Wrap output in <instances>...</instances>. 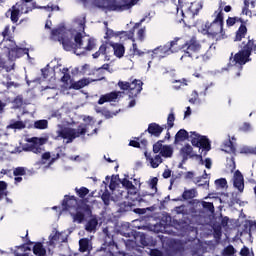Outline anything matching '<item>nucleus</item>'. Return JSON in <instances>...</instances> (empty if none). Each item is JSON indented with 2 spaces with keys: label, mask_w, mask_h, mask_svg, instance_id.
<instances>
[{
  "label": "nucleus",
  "mask_w": 256,
  "mask_h": 256,
  "mask_svg": "<svg viewBox=\"0 0 256 256\" xmlns=\"http://www.w3.org/2000/svg\"><path fill=\"white\" fill-rule=\"evenodd\" d=\"M197 195V189H185L184 192L182 193V199H184V201H189L190 199H195Z\"/></svg>",
  "instance_id": "33"
},
{
  "label": "nucleus",
  "mask_w": 256,
  "mask_h": 256,
  "mask_svg": "<svg viewBox=\"0 0 256 256\" xmlns=\"http://www.w3.org/2000/svg\"><path fill=\"white\" fill-rule=\"evenodd\" d=\"M123 97V92L121 91H112L101 95L98 100V105H105V103H119Z\"/></svg>",
  "instance_id": "12"
},
{
  "label": "nucleus",
  "mask_w": 256,
  "mask_h": 256,
  "mask_svg": "<svg viewBox=\"0 0 256 256\" xmlns=\"http://www.w3.org/2000/svg\"><path fill=\"white\" fill-rule=\"evenodd\" d=\"M0 47L8 49V58L10 61H15V59H19L20 57H23V55H29V50L25 48H19V46H17L15 41L12 39L3 40L0 43Z\"/></svg>",
  "instance_id": "5"
},
{
  "label": "nucleus",
  "mask_w": 256,
  "mask_h": 256,
  "mask_svg": "<svg viewBox=\"0 0 256 256\" xmlns=\"http://www.w3.org/2000/svg\"><path fill=\"white\" fill-rule=\"evenodd\" d=\"M207 177V171L204 170L203 176L197 177L194 180L195 185H198L199 187H206L207 189H209V180H207Z\"/></svg>",
  "instance_id": "31"
},
{
  "label": "nucleus",
  "mask_w": 256,
  "mask_h": 256,
  "mask_svg": "<svg viewBox=\"0 0 256 256\" xmlns=\"http://www.w3.org/2000/svg\"><path fill=\"white\" fill-rule=\"evenodd\" d=\"M197 101H199V93H197V91L194 90L191 94V98L189 99V103L195 105Z\"/></svg>",
  "instance_id": "55"
},
{
  "label": "nucleus",
  "mask_w": 256,
  "mask_h": 256,
  "mask_svg": "<svg viewBox=\"0 0 256 256\" xmlns=\"http://www.w3.org/2000/svg\"><path fill=\"white\" fill-rule=\"evenodd\" d=\"M215 185L218 189H227V179L220 178L218 180H215Z\"/></svg>",
  "instance_id": "48"
},
{
  "label": "nucleus",
  "mask_w": 256,
  "mask_h": 256,
  "mask_svg": "<svg viewBox=\"0 0 256 256\" xmlns=\"http://www.w3.org/2000/svg\"><path fill=\"white\" fill-rule=\"evenodd\" d=\"M202 206L204 207V209H208V211H211V213L215 211V206L213 205V202H202Z\"/></svg>",
  "instance_id": "56"
},
{
  "label": "nucleus",
  "mask_w": 256,
  "mask_h": 256,
  "mask_svg": "<svg viewBox=\"0 0 256 256\" xmlns=\"http://www.w3.org/2000/svg\"><path fill=\"white\" fill-rule=\"evenodd\" d=\"M42 163L45 164L46 161H49L51 159V153L50 152H45L41 156Z\"/></svg>",
  "instance_id": "62"
},
{
  "label": "nucleus",
  "mask_w": 256,
  "mask_h": 256,
  "mask_svg": "<svg viewBox=\"0 0 256 256\" xmlns=\"http://www.w3.org/2000/svg\"><path fill=\"white\" fill-rule=\"evenodd\" d=\"M179 41H181V38L176 37L174 40H172L169 44V46H160L157 49H155L156 53H169V51H172L177 45H179Z\"/></svg>",
  "instance_id": "23"
},
{
  "label": "nucleus",
  "mask_w": 256,
  "mask_h": 256,
  "mask_svg": "<svg viewBox=\"0 0 256 256\" xmlns=\"http://www.w3.org/2000/svg\"><path fill=\"white\" fill-rule=\"evenodd\" d=\"M130 53L134 57H143V55H145V52L139 49L136 42L132 43V48L130 49Z\"/></svg>",
  "instance_id": "38"
},
{
  "label": "nucleus",
  "mask_w": 256,
  "mask_h": 256,
  "mask_svg": "<svg viewBox=\"0 0 256 256\" xmlns=\"http://www.w3.org/2000/svg\"><path fill=\"white\" fill-rule=\"evenodd\" d=\"M144 155L146 157V161L147 163H149L150 167H152V169H157V167H159V165H161V163H163V158L161 157V155L159 154H151L149 152H144Z\"/></svg>",
  "instance_id": "15"
},
{
  "label": "nucleus",
  "mask_w": 256,
  "mask_h": 256,
  "mask_svg": "<svg viewBox=\"0 0 256 256\" xmlns=\"http://www.w3.org/2000/svg\"><path fill=\"white\" fill-rule=\"evenodd\" d=\"M173 125H175V114L173 112H171L168 115L167 125H165L164 128L169 131V129H173Z\"/></svg>",
  "instance_id": "43"
},
{
  "label": "nucleus",
  "mask_w": 256,
  "mask_h": 256,
  "mask_svg": "<svg viewBox=\"0 0 256 256\" xmlns=\"http://www.w3.org/2000/svg\"><path fill=\"white\" fill-rule=\"evenodd\" d=\"M93 6L101 9L104 13H111L113 11L121 12V11H128L129 4L127 0H93Z\"/></svg>",
  "instance_id": "4"
},
{
  "label": "nucleus",
  "mask_w": 256,
  "mask_h": 256,
  "mask_svg": "<svg viewBox=\"0 0 256 256\" xmlns=\"http://www.w3.org/2000/svg\"><path fill=\"white\" fill-rule=\"evenodd\" d=\"M146 35H147V29L145 27L138 29L136 33V41L143 43L145 41Z\"/></svg>",
  "instance_id": "40"
},
{
  "label": "nucleus",
  "mask_w": 256,
  "mask_h": 256,
  "mask_svg": "<svg viewBox=\"0 0 256 256\" xmlns=\"http://www.w3.org/2000/svg\"><path fill=\"white\" fill-rule=\"evenodd\" d=\"M75 193L78 195V197H80V199H85V197L89 195V189L85 187L75 188Z\"/></svg>",
  "instance_id": "42"
},
{
  "label": "nucleus",
  "mask_w": 256,
  "mask_h": 256,
  "mask_svg": "<svg viewBox=\"0 0 256 256\" xmlns=\"http://www.w3.org/2000/svg\"><path fill=\"white\" fill-rule=\"evenodd\" d=\"M3 69H5L7 73L13 71V69H15V63L12 62L10 66H7L2 60H0V71H3Z\"/></svg>",
  "instance_id": "51"
},
{
  "label": "nucleus",
  "mask_w": 256,
  "mask_h": 256,
  "mask_svg": "<svg viewBox=\"0 0 256 256\" xmlns=\"http://www.w3.org/2000/svg\"><path fill=\"white\" fill-rule=\"evenodd\" d=\"M174 211L177 213V215H183L185 213V205L176 206Z\"/></svg>",
  "instance_id": "60"
},
{
  "label": "nucleus",
  "mask_w": 256,
  "mask_h": 256,
  "mask_svg": "<svg viewBox=\"0 0 256 256\" xmlns=\"http://www.w3.org/2000/svg\"><path fill=\"white\" fill-rule=\"evenodd\" d=\"M173 83H176V85H174L173 88L176 90H179V89H181V87L187 86L188 80L183 78L180 80H174ZM177 83H179V84H177Z\"/></svg>",
  "instance_id": "50"
},
{
  "label": "nucleus",
  "mask_w": 256,
  "mask_h": 256,
  "mask_svg": "<svg viewBox=\"0 0 256 256\" xmlns=\"http://www.w3.org/2000/svg\"><path fill=\"white\" fill-rule=\"evenodd\" d=\"M232 181L235 189H237L239 193H243V191L245 190V178L243 177L241 171L236 170L234 172Z\"/></svg>",
  "instance_id": "14"
},
{
  "label": "nucleus",
  "mask_w": 256,
  "mask_h": 256,
  "mask_svg": "<svg viewBox=\"0 0 256 256\" xmlns=\"http://www.w3.org/2000/svg\"><path fill=\"white\" fill-rule=\"evenodd\" d=\"M212 17H213L212 23L221 25L223 27V25L225 23V16L223 14V5L222 4H220L219 8L214 12Z\"/></svg>",
  "instance_id": "20"
},
{
  "label": "nucleus",
  "mask_w": 256,
  "mask_h": 256,
  "mask_svg": "<svg viewBox=\"0 0 256 256\" xmlns=\"http://www.w3.org/2000/svg\"><path fill=\"white\" fill-rule=\"evenodd\" d=\"M201 33H203V35H208V37H212L216 41H221V39H225L226 37L223 26H221V24H215L213 22H206L202 24Z\"/></svg>",
  "instance_id": "6"
},
{
  "label": "nucleus",
  "mask_w": 256,
  "mask_h": 256,
  "mask_svg": "<svg viewBox=\"0 0 256 256\" xmlns=\"http://www.w3.org/2000/svg\"><path fill=\"white\" fill-rule=\"evenodd\" d=\"M157 183H159V179L157 177L151 178L148 181V185L153 193L145 192L141 194V197H147V195H155V193H157Z\"/></svg>",
  "instance_id": "30"
},
{
  "label": "nucleus",
  "mask_w": 256,
  "mask_h": 256,
  "mask_svg": "<svg viewBox=\"0 0 256 256\" xmlns=\"http://www.w3.org/2000/svg\"><path fill=\"white\" fill-rule=\"evenodd\" d=\"M97 225H99V222L97 221L96 218L90 219L86 225H85V231L88 233H93L97 229Z\"/></svg>",
  "instance_id": "36"
},
{
  "label": "nucleus",
  "mask_w": 256,
  "mask_h": 256,
  "mask_svg": "<svg viewBox=\"0 0 256 256\" xmlns=\"http://www.w3.org/2000/svg\"><path fill=\"white\" fill-rule=\"evenodd\" d=\"M33 253L34 255H37V256H45L47 255V250H45V247H43V244L36 243L33 246Z\"/></svg>",
  "instance_id": "37"
},
{
  "label": "nucleus",
  "mask_w": 256,
  "mask_h": 256,
  "mask_svg": "<svg viewBox=\"0 0 256 256\" xmlns=\"http://www.w3.org/2000/svg\"><path fill=\"white\" fill-rule=\"evenodd\" d=\"M9 30L10 27L9 26H5L3 32H2V37H4L3 41L7 40V39H11L13 41V37L9 36Z\"/></svg>",
  "instance_id": "57"
},
{
  "label": "nucleus",
  "mask_w": 256,
  "mask_h": 256,
  "mask_svg": "<svg viewBox=\"0 0 256 256\" xmlns=\"http://www.w3.org/2000/svg\"><path fill=\"white\" fill-rule=\"evenodd\" d=\"M61 81H62V83H64L65 85H67V84L69 83V81H71V74L65 73V74L61 77Z\"/></svg>",
  "instance_id": "61"
},
{
  "label": "nucleus",
  "mask_w": 256,
  "mask_h": 256,
  "mask_svg": "<svg viewBox=\"0 0 256 256\" xmlns=\"http://www.w3.org/2000/svg\"><path fill=\"white\" fill-rule=\"evenodd\" d=\"M242 50L251 56V53L256 51V41L253 38H248V41L242 47Z\"/></svg>",
  "instance_id": "25"
},
{
  "label": "nucleus",
  "mask_w": 256,
  "mask_h": 256,
  "mask_svg": "<svg viewBox=\"0 0 256 256\" xmlns=\"http://www.w3.org/2000/svg\"><path fill=\"white\" fill-rule=\"evenodd\" d=\"M27 127V124L21 120H10L9 125L6 127V129H13L14 131H21V129H25Z\"/></svg>",
  "instance_id": "26"
},
{
  "label": "nucleus",
  "mask_w": 256,
  "mask_h": 256,
  "mask_svg": "<svg viewBox=\"0 0 256 256\" xmlns=\"http://www.w3.org/2000/svg\"><path fill=\"white\" fill-rule=\"evenodd\" d=\"M111 41H106L104 44H102L99 49H100V53H102V55L104 56V59L106 61H110L111 59V46L109 45Z\"/></svg>",
  "instance_id": "28"
},
{
  "label": "nucleus",
  "mask_w": 256,
  "mask_h": 256,
  "mask_svg": "<svg viewBox=\"0 0 256 256\" xmlns=\"http://www.w3.org/2000/svg\"><path fill=\"white\" fill-rule=\"evenodd\" d=\"M74 223H82L85 221V216L91 217V208L89 206L77 207L76 212H70Z\"/></svg>",
  "instance_id": "13"
},
{
  "label": "nucleus",
  "mask_w": 256,
  "mask_h": 256,
  "mask_svg": "<svg viewBox=\"0 0 256 256\" xmlns=\"http://www.w3.org/2000/svg\"><path fill=\"white\" fill-rule=\"evenodd\" d=\"M249 57L251 56L242 49L236 53L233 58H230V61H232L234 65H245V63L249 61Z\"/></svg>",
  "instance_id": "16"
},
{
  "label": "nucleus",
  "mask_w": 256,
  "mask_h": 256,
  "mask_svg": "<svg viewBox=\"0 0 256 256\" xmlns=\"http://www.w3.org/2000/svg\"><path fill=\"white\" fill-rule=\"evenodd\" d=\"M47 143V138L43 137H33L28 139V143L23 146V151H30L31 153H35L36 155H41L45 148L43 146Z\"/></svg>",
  "instance_id": "8"
},
{
  "label": "nucleus",
  "mask_w": 256,
  "mask_h": 256,
  "mask_svg": "<svg viewBox=\"0 0 256 256\" xmlns=\"http://www.w3.org/2000/svg\"><path fill=\"white\" fill-rule=\"evenodd\" d=\"M109 69V64H103L101 68L96 70V73L99 75L98 79H94L95 81H103L105 79V71ZM105 70V71H104Z\"/></svg>",
  "instance_id": "39"
},
{
  "label": "nucleus",
  "mask_w": 256,
  "mask_h": 256,
  "mask_svg": "<svg viewBox=\"0 0 256 256\" xmlns=\"http://www.w3.org/2000/svg\"><path fill=\"white\" fill-rule=\"evenodd\" d=\"M117 85L121 91H128L129 97L132 98L137 97L143 91V81L137 79L130 80V82L120 80Z\"/></svg>",
  "instance_id": "7"
},
{
  "label": "nucleus",
  "mask_w": 256,
  "mask_h": 256,
  "mask_svg": "<svg viewBox=\"0 0 256 256\" xmlns=\"http://www.w3.org/2000/svg\"><path fill=\"white\" fill-rule=\"evenodd\" d=\"M235 253H237V250H235L233 245H229L226 248H224L222 256H233Z\"/></svg>",
  "instance_id": "46"
},
{
  "label": "nucleus",
  "mask_w": 256,
  "mask_h": 256,
  "mask_svg": "<svg viewBox=\"0 0 256 256\" xmlns=\"http://www.w3.org/2000/svg\"><path fill=\"white\" fill-rule=\"evenodd\" d=\"M95 80H91L89 78H82L78 81H70V86L68 89H74L75 91H79V89H83V87H87V85L93 83Z\"/></svg>",
  "instance_id": "17"
},
{
  "label": "nucleus",
  "mask_w": 256,
  "mask_h": 256,
  "mask_svg": "<svg viewBox=\"0 0 256 256\" xmlns=\"http://www.w3.org/2000/svg\"><path fill=\"white\" fill-rule=\"evenodd\" d=\"M109 46L112 47L115 57L121 59L125 55V46L121 43L109 42Z\"/></svg>",
  "instance_id": "21"
},
{
  "label": "nucleus",
  "mask_w": 256,
  "mask_h": 256,
  "mask_svg": "<svg viewBox=\"0 0 256 256\" xmlns=\"http://www.w3.org/2000/svg\"><path fill=\"white\" fill-rule=\"evenodd\" d=\"M62 243H67V235H65L63 232L57 231V229H53L49 236L47 245L55 249L57 245H61Z\"/></svg>",
  "instance_id": "11"
},
{
  "label": "nucleus",
  "mask_w": 256,
  "mask_h": 256,
  "mask_svg": "<svg viewBox=\"0 0 256 256\" xmlns=\"http://www.w3.org/2000/svg\"><path fill=\"white\" fill-rule=\"evenodd\" d=\"M181 49L183 51V55L181 56L180 61L185 63V65H189L193 59H199L201 57L203 61L211 59V55L215 53L217 47H215V44H211L205 53V49L201 45V41H199L196 36H192L182 45Z\"/></svg>",
  "instance_id": "2"
},
{
  "label": "nucleus",
  "mask_w": 256,
  "mask_h": 256,
  "mask_svg": "<svg viewBox=\"0 0 256 256\" xmlns=\"http://www.w3.org/2000/svg\"><path fill=\"white\" fill-rule=\"evenodd\" d=\"M197 13H199V8H197L196 3H191L186 11H181L182 17L186 19H194Z\"/></svg>",
  "instance_id": "19"
},
{
  "label": "nucleus",
  "mask_w": 256,
  "mask_h": 256,
  "mask_svg": "<svg viewBox=\"0 0 256 256\" xmlns=\"http://www.w3.org/2000/svg\"><path fill=\"white\" fill-rule=\"evenodd\" d=\"M247 35V26L245 24H241L238 30L236 31V35L234 41H242L245 39Z\"/></svg>",
  "instance_id": "32"
},
{
  "label": "nucleus",
  "mask_w": 256,
  "mask_h": 256,
  "mask_svg": "<svg viewBox=\"0 0 256 256\" xmlns=\"http://www.w3.org/2000/svg\"><path fill=\"white\" fill-rule=\"evenodd\" d=\"M222 151H225V153H235V146L233 145V142L231 140H228L224 143Z\"/></svg>",
  "instance_id": "41"
},
{
  "label": "nucleus",
  "mask_w": 256,
  "mask_h": 256,
  "mask_svg": "<svg viewBox=\"0 0 256 256\" xmlns=\"http://www.w3.org/2000/svg\"><path fill=\"white\" fill-rule=\"evenodd\" d=\"M255 1L251 0H244V7L242 9V15H246V17H253V15L256 17V11L250 10L255 9ZM250 7V9H249Z\"/></svg>",
  "instance_id": "18"
},
{
  "label": "nucleus",
  "mask_w": 256,
  "mask_h": 256,
  "mask_svg": "<svg viewBox=\"0 0 256 256\" xmlns=\"http://www.w3.org/2000/svg\"><path fill=\"white\" fill-rule=\"evenodd\" d=\"M27 3H29V2H26L24 0H22V2L16 3V5H18V10L21 15L27 14V13L33 11V8L29 7V4H27Z\"/></svg>",
  "instance_id": "35"
},
{
  "label": "nucleus",
  "mask_w": 256,
  "mask_h": 256,
  "mask_svg": "<svg viewBox=\"0 0 256 256\" xmlns=\"http://www.w3.org/2000/svg\"><path fill=\"white\" fill-rule=\"evenodd\" d=\"M62 205L69 211L70 209H73V207H76L77 198H75V196H65Z\"/></svg>",
  "instance_id": "29"
},
{
  "label": "nucleus",
  "mask_w": 256,
  "mask_h": 256,
  "mask_svg": "<svg viewBox=\"0 0 256 256\" xmlns=\"http://www.w3.org/2000/svg\"><path fill=\"white\" fill-rule=\"evenodd\" d=\"M86 16L82 15L74 19L73 29L67 30L59 27L51 30L50 39L61 43L65 51H73L75 55H85L87 51H93L97 47L95 39L83 36L85 34Z\"/></svg>",
  "instance_id": "1"
},
{
  "label": "nucleus",
  "mask_w": 256,
  "mask_h": 256,
  "mask_svg": "<svg viewBox=\"0 0 256 256\" xmlns=\"http://www.w3.org/2000/svg\"><path fill=\"white\" fill-rule=\"evenodd\" d=\"M26 171L24 167H17L13 171V175L15 177H22V175H25Z\"/></svg>",
  "instance_id": "54"
},
{
  "label": "nucleus",
  "mask_w": 256,
  "mask_h": 256,
  "mask_svg": "<svg viewBox=\"0 0 256 256\" xmlns=\"http://www.w3.org/2000/svg\"><path fill=\"white\" fill-rule=\"evenodd\" d=\"M23 249L25 251L24 253L15 252L14 256H30L28 251H31V248L29 246H24Z\"/></svg>",
  "instance_id": "58"
},
{
  "label": "nucleus",
  "mask_w": 256,
  "mask_h": 256,
  "mask_svg": "<svg viewBox=\"0 0 256 256\" xmlns=\"http://www.w3.org/2000/svg\"><path fill=\"white\" fill-rule=\"evenodd\" d=\"M193 153V147L189 144H186L182 149H181V154L184 157H187Z\"/></svg>",
  "instance_id": "49"
},
{
  "label": "nucleus",
  "mask_w": 256,
  "mask_h": 256,
  "mask_svg": "<svg viewBox=\"0 0 256 256\" xmlns=\"http://www.w3.org/2000/svg\"><path fill=\"white\" fill-rule=\"evenodd\" d=\"M186 139H189V133L185 129H181L176 133L174 143H181V141H186Z\"/></svg>",
  "instance_id": "34"
},
{
  "label": "nucleus",
  "mask_w": 256,
  "mask_h": 256,
  "mask_svg": "<svg viewBox=\"0 0 256 256\" xmlns=\"http://www.w3.org/2000/svg\"><path fill=\"white\" fill-rule=\"evenodd\" d=\"M8 13H10V19L12 23H17L19 21V17H21V12L19 11V4H15L9 9Z\"/></svg>",
  "instance_id": "27"
},
{
  "label": "nucleus",
  "mask_w": 256,
  "mask_h": 256,
  "mask_svg": "<svg viewBox=\"0 0 256 256\" xmlns=\"http://www.w3.org/2000/svg\"><path fill=\"white\" fill-rule=\"evenodd\" d=\"M93 250V244L88 238H82L79 240V251L80 253H88Z\"/></svg>",
  "instance_id": "24"
},
{
  "label": "nucleus",
  "mask_w": 256,
  "mask_h": 256,
  "mask_svg": "<svg viewBox=\"0 0 256 256\" xmlns=\"http://www.w3.org/2000/svg\"><path fill=\"white\" fill-rule=\"evenodd\" d=\"M122 185H123V187H125L126 190H129V189H131L132 187L135 186V185H133V182H131V181L127 180V179H124L122 181Z\"/></svg>",
  "instance_id": "59"
},
{
  "label": "nucleus",
  "mask_w": 256,
  "mask_h": 256,
  "mask_svg": "<svg viewBox=\"0 0 256 256\" xmlns=\"http://www.w3.org/2000/svg\"><path fill=\"white\" fill-rule=\"evenodd\" d=\"M190 138L194 147H199V149H204V151H211V143L207 137L201 136L197 132H191Z\"/></svg>",
  "instance_id": "9"
},
{
  "label": "nucleus",
  "mask_w": 256,
  "mask_h": 256,
  "mask_svg": "<svg viewBox=\"0 0 256 256\" xmlns=\"http://www.w3.org/2000/svg\"><path fill=\"white\" fill-rule=\"evenodd\" d=\"M150 255L151 256H163V252H161L158 249H152V250H150Z\"/></svg>",
  "instance_id": "64"
},
{
  "label": "nucleus",
  "mask_w": 256,
  "mask_h": 256,
  "mask_svg": "<svg viewBox=\"0 0 256 256\" xmlns=\"http://www.w3.org/2000/svg\"><path fill=\"white\" fill-rule=\"evenodd\" d=\"M58 129L56 131V137H54L55 141H59V139H63L67 144L73 143L77 137H81V135H85L87 133V127L80 125L78 129L63 126L61 124L57 125Z\"/></svg>",
  "instance_id": "3"
},
{
  "label": "nucleus",
  "mask_w": 256,
  "mask_h": 256,
  "mask_svg": "<svg viewBox=\"0 0 256 256\" xmlns=\"http://www.w3.org/2000/svg\"><path fill=\"white\" fill-rule=\"evenodd\" d=\"M101 199L105 205H109V203L111 202V194L109 193V191L103 192Z\"/></svg>",
  "instance_id": "53"
},
{
  "label": "nucleus",
  "mask_w": 256,
  "mask_h": 256,
  "mask_svg": "<svg viewBox=\"0 0 256 256\" xmlns=\"http://www.w3.org/2000/svg\"><path fill=\"white\" fill-rule=\"evenodd\" d=\"M123 37L129 39L132 43H135V30H130L128 32H122Z\"/></svg>",
  "instance_id": "52"
},
{
  "label": "nucleus",
  "mask_w": 256,
  "mask_h": 256,
  "mask_svg": "<svg viewBox=\"0 0 256 256\" xmlns=\"http://www.w3.org/2000/svg\"><path fill=\"white\" fill-rule=\"evenodd\" d=\"M153 153H160V157L170 159L173 157V147L171 145H163V141L159 140L153 145Z\"/></svg>",
  "instance_id": "10"
},
{
  "label": "nucleus",
  "mask_w": 256,
  "mask_h": 256,
  "mask_svg": "<svg viewBox=\"0 0 256 256\" xmlns=\"http://www.w3.org/2000/svg\"><path fill=\"white\" fill-rule=\"evenodd\" d=\"M113 37H115V32H113V30H107L104 36V39H106L107 41H110L109 39Z\"/></svg>",
  "instance_id": "63"
},
{
  "label": "nucleus",
  "mask_w": 256,
  "mask_h": 256,
  "mask_svg": "<svg viewBox=\"0 0 256 256\" xmlns=\"http://www.w3.org/2000/svg\"><path fill=\"white\" fill-rule=\"evenodd\" d=\"M165 130V126H161L157 123H151L148 126V133H150V135H153L154 137H161V134L163 133V131Z\"/></svg>",
  "instance_id": "22"
},
{
  "label": "nucleus",
  "mask_w": 256,
  "mask_h": 256,
  "mask_svg": "<svg viewBox=\"0 0 256 256\" xmlns=\"http://www.w3.org/2000/svg\"><path fill=\"white\" fill-rule=\"evenodd\" d=\"M7 197V184L5 181H0V200Z\"/></svg>",
  "instance_id": "47"
},
{
  "label": "nucleus",
  "mask_w": 256,
  "mask_h": 256,
  "mask_svg": "<svg viewBox=\"0 0 256 256\" xmlns=\"http://www.w3.org/2000/svg\"><path fill=\"white\" fill-rule=\"evenodd\" d=\"M235 23H243V19L239 17H228V19L226 20L227 27H233Z\"/></svg>",
  "instance_id": "45"
},
{
  "label": "nucleus",
  "mask_w": 256,
  "mask_h": 256,
  "mask_svg": "<svg viewBox=\"0 0 256 256\" xmlns=\"http://www.w3.org/2000/svg\"><path fill=\"white\" fill-rule=\"evenodd\" d=\"M49 127V122L47 120H37L34 122L35 129H47Z\"/></svg>",
  "instance_id": "44"
}]
</instances>
